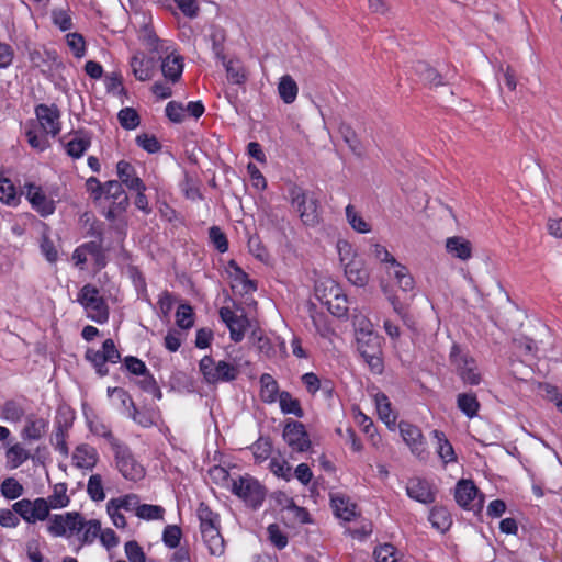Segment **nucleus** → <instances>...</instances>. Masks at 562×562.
I'll return each mask as SVG.
<instances>
[{"label":"nucleus","mask_w":562,"mask_h":562,"mask_svg":"<svg viewBox=\"0 0 562 562\" xmlns=\"http://www.w3.org/2000/svg\"><path fill=\"white\" fill-rule=\"evenodd\" d=\"M449 364L452 372L464 385L476 386L483 381V374L476 359L467 348L453 344L449 351Z\"/></svg>","instance_id":"nucleus-1"},{"label":"nucleus","mask_w":562,"mask_h":562,"mask_svg":"<svg viewBox=\"0 0 562 562\" xmlns=\"http://www.w3.org/2000/svg\"><path fill=\"white\" fill-rule=\"evenodd\" d=\"M196 515L204 543L212 555H222L225 551L224 539L220 531V516L207 504H199Z\"/></svg>","instance_id":"nucleus-2"},{"label":"nucleus","mask_w":562,"mask_h":562,"mask_svg":"<svg viewBox=\"0 0 562 562\" xmlns=\"http://www.w3.org/2000/svg\"><path fill=\"white\" fill-rule=\"evenodd\" d=\"M289 198L303 225L315 227L321 223L319 202L316 198L296 184L289 188Z\"/></svg>","instance_id":"nucleus-3"},{"label":"nucleus","mask_w":562,"mask_h":562,"mask_svg":"<svg viewBox=\"0 0 562 562\" xmlns=\"http://www.w3.org/2000/svg\"><path fill=\"white\" fill-rule=\"evenodd\" d=\"M357 348L371 372L381 374L384 369L381 337L371 329L361 328L357 334Z\"/></svg>","instance_id":"nucleus-4"},{"label":"nucleus","mask_w":562,"mask_h":562,"mask_svg":"<svg viewBox=\"0 0 562 562\" xmlns=\"http://www.w3.org/2000/svg\"><path fill=\"white\" fill-rule=\"evenodd\" d=\"M231 491L252 509H258L267 495L265 486L249 474L232 479Z\"/></svg>","instance_id":"nucleus-5"},{"label":"nucleus","mask_w":562,"mask_h":562,"mask_svg":"<svg viewBox=\"0 0 562 562\" xmlns=\"http://www.w3.org/2000/svg\"><path fill=\"white\" fill-rule=\"evenodd\" d=\"M87 314V317L98 324H104L109 319V307L99 290L92 284H86L77 295Z\"/></svg>","instance_id":"nucleus-6"},{"label":"nucleus","mask_w":562,"mask_h":562,"mask_svg":"<svg viewBox=\"0 0 562 562\" xmlns=\"http://www.w3.org/2000/svg\"><path fill=\"white\" fill-rule=\"evenodd\" d=\"M201 373L209 384L232 382L237 379L239 369L237 366L224 360L215 361L210 356H204L199 363Z\"/></svg>","instance_id":"nucleus-7"},{"label":"nucleus","mask_w":562,"mask_h":562,"mask_svg":"<svg viewBox=\"0 0 562 562\" xmlns=\"http://www.w3.org/2000/svg\"><path fill=\"white\" fill-rule=\"evenodd\" d=\"M112 450L116 468L126 480L137 482L145 476V469L135 460L127 446L119 443Z\"/></svg>","instance_id":"nucleus-8"},{"label":"nucleus","mask_w":562,"mask_h":562,"mask_svg":"<svg viewBox=\"0 0 562 562\" xmlns=\"http://www.w3.org/2000/svg\"><path fill=\"white\" fill-rule=\"evenodd\" d=\"M82 516L76 512L54 515L49 518L48 531L55 537H71L80 535Z\"/></svg>","instance_id":"nucleus-9"},{"label":"nucleus","mask_w":562,"mask_h":562,"mask_svg":"<svg viewBox=\"0 0 562 562\" xmlns=\"http://www.w3.org/2000/svg\"><path fill=\"white\" fill-rule=\"evenodd\" d=\"M13 510L25 521L33 524L37 520H45L49 515V505L45 498L31 501L23 498L12 506Z\"/></svg>","instance_id":"nucleus-10"},{"label":"nucleus","mask_w":562,"mask_h":562,"mask_svg":"<svg viewBox=\"0 0 562 562\" xmlns=\"http://www.w3.org/2000/svg\"><path fill=\"white\" fill-rule=\"evenodd\" d=\"M398 427L401 436L409 447L411 452L419 460H426L428 451L422 430L417 426L405 422L400 423Z\"/></svg>","instance_id":"nucleus-11"},{"label":"nucleus","mask_w":562,"mask_h":562,"mask_svg":"<svg viewBox=\"0 0 562 562\" xmlns=\"http://www.w3.org/2000/svg\"><path fill=\"white\" fill-rule=\"evenodd\" d=\"M283 439L292 451L305 452L311 448V440L304 425L296 420H289L285 424Z\"/></svg>","instance_id":"nucleus-12"},{"label":"nucleus","mask_w":562,"mask_h":562,"mask_svg":"<svg viewBox=\"0 0 562 562\" xmlns=\"http://www.w3.org/2000/svg\"><path fill=\"white\" fill-rule=\"evenodd\" d=\"M454 498L461 507L467 509L481 510L483 507V497L479 495L477 487L470 480L458 482Z\"/></svg>","instance_id":"nucleus-13"},{"label":"nucleus","mask_w":562,"mask_h":562,"mask_svg":"<svg viewBox=\"0 0 562 562\" xmlns=\"http://www.w3.org/2000/svg\"><path fill=\"white\" fill-rule=\"evenodd\" d=\"M35 115L41 128L47 135L57 136L61 130L60 112L55 104H38L35 108Z\"/></svg>","instance_id":"nucleus-14"},{"label":"nucleus","mask_w":562,"mask_h":562,"mask_svg":"<svg viewBox=\"0 0 562 562\" xmlns=\"http://www.w3.org/2000/svg\"><path fill=\"white\" fill-rule=\"evenodd\" d=\"M158 59L161 60L160 68L165 79L171 83L179 81L183 72L184 64L183 58L175 54L173 46L159 54Z\"/></svg>","instance_id":"nucleus-15"},{"label":"nucleus","mask_w":562,"mask_h":562,"mask_svg":"<svg viewBox=\"0 0 562 562\" xmlns=\"http://www.w3.org/2000/svg\"><path fill=\"white\" fill-rule=\"evenodd\" d=\"M220 317L228 327L231 339L235 342L241 341L248 327L247 317L245 315H237L226 306L220 310Z\"/></svg>","instance_id":"nucleus-16"},{"label":"nucleus","mask_w":562,"mask_h":562,"mask_svg":"<svg viewBox=\"0 0 562 562\" xmlns=\"http://www.w3.org/2000/svg\"><path fill=\"white\" fill-rule=\"evenodd\" d=\"M24 189H25V195H26L27 200L30 201V203L32 204L34 210H36L43 216L54 213V211H55L54 202L52 200H49L44 194L41 187H38L34 183H26L24 186Z\"/></svg>","instance_id":"nucleus-17"},{"label":"nucleus","mask_w":562,"mask_h":562,"mask_svg":"<svg viewBox=\"0 0 562 562\" xmlns=\"http://www.w3.org/2000/svg\"><path fill=\"white\" fill-rule=\"evenodd\" d=\"M132 72L139 81L150 80L156 71L155 57L146 56L144 53H136L130 61Z\"/></svg>","instance_id":"nucleus-18"},{"label":"nucleus","mask_w":562,"mask_h":562,"mask_svg":"<svg viewBox=\"0 0 562 562\" xmlns=\"http://www.w3.org/2000/svg\"><path fill=\"white\" fill-rule=\"evenodd\" d=\"M406 494L412 499L422 504H430L435 501V493L430 483L420 477L409 479L406 485Z\"/></svg>","instance_id":"nucleus-19"},{"label":"nucleus","mask_w":562,"mask_h":562,"mask_svg":"<svg viewBox=\"0 0 562 562\" xmlns=\"http://www.w3.org/2000/svg\"><path fill=\"white\" fill-rule=\"evenodd\" d=\"M99 460L98 451L88 443L78 445L72 453L74 464L79 469L92 470Z\"/></svg>","instance_id":"nucleus-20"},{"label":"nucleus","mask_w":562,"mask_h":562,"mask_svg":"<svg viewBox=\"0 0 562 562\" xmlns=\"http://www.w3.org/2000/svg\"><path fill=\"white\" fill-rule=\"evenodd\" d=\"M120 183L125 184L130 190H146L145 183L136 175L135 168L125 160H120L116 165Z\"/></svg>","instance_id":"nucleus-21"},{"label":"nucleus","mask_w":562,"mask_h":562,"mask_svg":"<svg viewBox=\"0 0 562 562\" xmlns=\"http://www.w3.org/2000/svg\"><path fill=\"white\" fill-rule=\"evenodd\" d=\"M229 267L233 268L231 278L234 291L240 294H250L257 290L256 282L249 279L248 274L234 260L229 261Z\"/></svg>","instance_id":"nucleus-22"},{"label":"nucleus","mask_w":562,"mask_h":562,"mask_svg":"<svg viewBox=\"0 0 562 562\" xmlns=\"http://www.w3.org/2000/svg\"><path fill=\"white\" fill-rule=\"evenodd\" d=\"M345 274L350 283L364 286L369 281V271L361 258L350 259L345 263Z\"/></svg>","instance_id":"nucleus-23"},{"label":"nucleus","mask_w":562,"mask_h":562,"mask_svg":"<svg viewBox=\"0 0 562 562\" xmlns=\"http://www.w3.org/2000/svg\"><path fill=\"white\" fill-rule=\"evenodd\" d=\"M49 422L43 417L29 416L22 430V438L36 441L42 439L48 430Z\"/></svg>","instance_id":"nucleus-24"},{"label":"nucleus","mask_w":562,"mask_h":562,"mask_svg":"<svg viewBox=\"0 0 562 562\" xmlns=\"http://www.w3.org/2000/svg\"><path fill=\"white\" fill-rule=\"evenodd\" d=\"M214 50L216 56L223 60L228 81L234 85H244L245 81L247 80V75L244 66L238 60L225 61L224 55H222L221 50L218 49V46L215 43Z\"/></svg>","instance_id":"nucleus-25"},{"label":"nucleus","mask_w":562,"mask_h":562,"mask_svg":"<svg viewBox=\"0 0 562 562\" xmlns=\"http://www.w3.org/2000/svg\"><path fill=\"white\" fill-rule=\"evenodd\" d=\"M446 249L452 257L463 261L472 256V244L462 236L447 238Z\"/></svg>","instance_id":"nucleus-26"},{"label":"nucleus","mask_w":562,"mask_h":562,"mask_svg":"<svg viewBox=\"0 0 562 562\" xmlns=\"http://www.w3.org/2000/svg\"><path fill=\"white\" fill-rule=\"evenodd\" d=\"M104 198L111 200L119 211H125L128 206V196L124 191L122 183L116 180L105 182Z\"/></svg>","instance_id":"nucleus-27"},{"label":"nucleus","mask_w":562,"mask_h":562,"mask_svg":"<svg viewBox=\"0 0 562 562\" xmlns=\"http://www.w3.org/2000/svg\"><path fill=\"white\" fill-rule=\"evenodd\" d=\"M331 507L334 509V514L345 520L350 521L356 517V505L350 503L348 498H346L341 494H333L330 496Z\"/></svg>","instance_id":"nucleus-28"},{"label":"nucleus","mask_w":562,"mask_h":562,"mask_svg":"<svg viewBox=\"0 0 562 562\" xmlns=\"http://www.w3.org/2000/svg\"><path fill=\"white\" fill-rule=\"evenodd\" d=\"M259 394L261 401L268 404L274 403L279 398V384L271 374L263 373L260 376Z\"/></svg>","instance_id":"nucleus-29"},{"label":"nucleus","mask_w":562,"mask_h":562,"mask_svg":"<svg viewBox=\"0 0 562 562\" xmlns=\"http://www.w3.org/2000/svg\"><path fill=\"white\" fill-rule=\"evenodd\" d=\"M434 438L437 439V453L445 464L457 461V456L452 445L447 439L446 435L435 429L432 431Z\"/></svg>","instance_id":"nucleus-30"},{"label":"nucleus","mask_w":562,"mask_h":562,"mask_svg":"<svg viewBox=\"0 0 562 562\" xmlns=\"http://www.w3.org/2000/svg\"><path fill=\"white\" fill-rule=\"evenodd\" d=\"M458 408L468 417L473 418L480 409V402L474 393H460L457 396Z\"/></svg>","instance_id":"nucleus-31"},{"label":"nucleus","mask_w":562,"mask_h":562,"mask_svg":"<svg viewBox=\"0 0 562 562\" xmlns=\"http://www.w3.org/2000/svg\"><path fill=\"white\" fill-rule=\"evenodd\" d=\"M70 425L71 424L68 423V420L61 423V420L57 417L55 430L52 436V442L55 446V449L58 450L63 456H68L69 453V448L66 442V435Z\"/></svg>","instance_id":"nucleus-32"},{"label":"nucleus","mask_w":562,"mask_h":562,"mask_svg":"<svg viewBox=\"0 0 562 562\" xmlns=\"http://www.w3.org/2000/svg\"><path fill=\"white\" fill-rule=\"evenodd\" d=\"M429 521L434 528L445 532L450 528L452 518L449 510L446 507L440 506L431 509L429 514Z\"/></svg>","instance_id":"nucleus-33"},{"label":"nucleus","mask_w":562,"mask_h":562,"mask_svg":"<svg viewBox=\"0 0 562 562\" xmlns=\"http://www.w3.org/2000/svg\"><path fill=\"white\" fill-rule=\"evenodd\" d=\"M280 409L283 414H292L296 417H303V409L297 398H294L289 392L283 391L279 394Z\"/></svg>","instance_id":"nucleus-34"},{"label":"nucleus","mask_w":562,"mask_h":562,"mask_svg":"<svg viewBox=\"0 0 562 562\" xmlns=\"http://www.w3.org/2000/svg\"><path fill=\"white\" fill-rule=\"evenodd\" d=\"M278 91L284 103H292L297 95V85L289 75L281 77Z\"/></svg>","instance_id":"nucleus-35"},{"label":"nucleus","mask_w":562,"mask_h":562,"mask_svg":"<svg viewBox=\"0 0 562 562\" xmlns=\"http://www.w3.org/2000/svg\"><path fill=\"white\" fill-rule=\"evenodd\" d=\"M415 71L426 83L435 87L443 83L442 76L425 61H418L415 65Z\"/></svg>","instance_id":"nucleus-36"},{"label":"nucleus","mask_w":562,"mask_h":562,"mask_svg":"<svg viewBox=\"0 0 562 562\" xmlns=\"http://www.w3.org/2000/svg\"><path fill=\"white\" fill-rule=\"evenodd\" d=\"M7 463L10 469H16L22 465L29 458V451L21 445L14 443L7 450Z\"/></svg>","instance_id":"nucleus-37"},{"label":"nucleus","mask_w":562,"mask_h":562,"mask_svg":"<svg viewBox=\"0 0 562 562\" xmlns=\"http://www.w3.org/2000/svg\"><path fill=\"white\" fill-rule=\"evenodd\" d=\"M90 144L91 142L89 137L76 135L72 139L66 143L65 149L70 157L78 159L82 157L85 151L90 147Z\"/></svg>","instance_id":"nucleus-38"},{"label":"nucleus","mask_w":562,"mask_h":562,"mask_svg":"<svg viewBox=\"0 0 562 562\" xmlns=\"http://www.w3.org/2000/svg\"><path fill=\"white\" fill-rule=\"evenodd\" d=\"M139 506V497L136 494H127L121 497L112 498L108 503L109 508H119L124 509L126 512H135L137 513V507Z\"/></svg>","instance_id":"nucleus-39"},{"label":"nucleus","mask_w":562,"mask_h":562,"mask_svg":"<svg viewBox=\"0 0 562 562\" xmlns=\"http://www.w3.org/2000/svg\"><path fill=\"white\" fill-rule=\"evenodd\" d=\"M49 508H63L66 507L70 499L67 495V485L65 483H58L54 486L53 494L46 499Z\"/></svg>","instance_id":"nucleus-40"},{"label":"nucleus","mask_w":562,"mask_h":562,"mask_svg":"<svg viewBox=\"0 0 562 562\" xmlns=\"http://www.w3.org/2000/svg\"><path fill=\"white\" fill-rule=\"evenodd\" d=\"M326 304L328 306V311L337 317H344L348 313V299L345 294L340 293L338 288L336 289L334 299L327 300Z\"/></svg>","instance_id":"nucleus-41"},{"label":"nucleus","mask_w":562,"mask_h":562,"mask_svg":"<svg viewBox=\"0 0 562 562\" xmlns=\"http://www.w3.org/2000/svg\"><path fill=\"white\" fill-rule=\"evenodd\" d=\"M346 217L349 225L358 233L364 234L371 231V226L363 217L356 211L355 206L348 204L346 206Z\"/></svg>","instance_id":"nucleus-42"},{"label":"nucleus","mask_w":562,"mask_h":562,"mask_svg":"<svg viewBox=\"0 0 562 562\" xmlns=\"http://www.w3.org/2000/svg\"><path fill=\"white\" fill-rule=\"evenodd\" d=\"M86 359L93 366L98 375L105 376L109 374V368L106 367V360L101 350L89 348L85 355Z\"/></svg>","instance_id":"nucleus-43"},{"label":"nucleus","mask_w":562,"mask_h":562,"mask_svg":"<svg viewBox=\"0 0 562 562\" xmlns=\"http://www.w3.org/2000/svg\"><path fill=\"white\" fill-rule=\"evenodd\" d=\"M375 405H376V411H378L380 418L385 424L389 425V424L395 422V416L392 414V409H391V403L389 401V397L385 394L378 393L375 395Z\"/></svg>","instance_id":"nucleus-44"},{"label":"nucleus","mask_w":562,"mask_h":562,"mask_svg":"<svg viewBox=\"0 0 562 562\" xmlns=\"http://www.w3.org/2000/svg\"><path fill=\"white\" fill-rule=\"evenodd\" d=\"M89 428H90V431L95 435V436H100L104 439H106V441L110 443L111 448L113 449L115 446H117L119 443H121L115 437L114 435L112 434L111 429L109 426H106L104 423H102L101 420H91L89 423Z\"/></svg>","instance_id":"nucleus-45"},{"label":"nucleus","mask_w":562,"mask_h":562,"mask_svg":"<svg viewBox=\"0 0 562 562\" xmlns=\"http://www.w3.org/2000/svg\"><path fill=\"white\" fill-rule=\"evenodd\" d=\"M121 126L125 130H135L140 122L139 115L133 108H124L117 114Z\"/></svg>","instance_id":"nucleus-46"},{"label":"nucleus","mask_w":562,"mask_h":562,"mask_svg":"<svg viewBox=\"0 0 562 562\" xmlns=\"http://www.w3.org/2000/svg\"><path fill=\"white\" fill-rule=\"evenodd\" d=\"M100 531H101V525L98 520L91 519V520L86 521L82 518L81 532L78 536L82 542L90 543L98 537Z\"/></svg>","instance_id":"nucleus-47"},{"label":"nucleus","mask_w":562,"mask_h":562,"mask_svg":"<svg viewBox=\"0 0 562 562\" xmlns=\"http://www.w3.org/2000/svg\"><path fill=\"white\" fill-rule=\"evenodd\" d=\"M165 509L159 505L139 504L136 516L145 520L162 519Z\"/></svg>","instance_id":"nucleus-48"},{"label":"nucleus","mask_w":562,"mask_h":562,"mask_svg":"<svg viewBox=\"0 0 562 562\" xmlns=\"http://www.w3.org/2000/svg\"><path fill=\"white\" fill-rule=\"evenodd\" d=\"M87 493L90 498L95 502H101L105 498L102 477L100 474H93L90 476L87 485Z\"/></svg>","instance_id":"nucleus-49"},{"label":"nucleus","mask_w":562,"mask_h":562,"mask_svg":"<svg viewBox=\"0 0 562 562\" xmlns=\"http://www.w3.org/2000/svg\"><path fill=\"white\" fill-rule=\"evenodd\" d=\"M1 494L8 499H15L23 494V486L14 477L5 479L0 486Z\"/></svg>","instance_id":"nucleus-50"},{"label":"nucleus","mask_w":562,"mask_h":562,"mask_svg":"<svg viewBox=\"0 0 562 562\" xmlns=\"http://www.w3.org/2000/svg\"><path fill=\"white\" fill-rule=\"evenodd\" d=\"M251 450L254 453V458L256 462H263L266 461L272 451V446L269 439L267 438H259L252 446Z\"/></svg>","instance_id":"nucleus-51"},{"label":"nucleus","mask_w":562,"mask_h":562,"mask_svg":"<svg viewBox=\"0 0 562 562\" xmlns=\"http://www.w3.org/2000/svg\"><path fill=\"white\" fill-rule=\"evenodd\" d=\"M270 471L278 477L290 481L292 477V469L288 461L280 458H272L269 463Z\"/></svg>","instance_id":"nucleus-52"},{"label":"nucleus","mask_w":562,"mask_h":562,"mask_svg":"<svg viewBox=\"0 0 562 562\" xmlns=\"http://www.w3.org/2000/svg\"><path fill=\"white\" fill-rule=\"evenodd\" d=\"M209 238L216 250H218L221 254H224L228 250L227 237L218 226L210 227Z\"/></svg>","instance_id":"nucleus-53"},{"label":"nucleus","mask_w":562,"mask_h":562,"mask_svg":"<svg viewBox=\"0 0 562 562\" xmlns=\"http://www.w3.org/2000/svg\"><path fill=\"white\" fill-rule=\"evenodd\" d=\"M177 325L182 329L193 326V311L190 305L181 304L176 312Z\"/></svg>","instance_id":"nucleus-54"},{"label":"nucleus","mask_w":562,"mask_h":562,"mask_svg":"<svg viewBox=\"0 0 562 562\" xmlns=\"http://www.w3.org/2000/svg\"><path fill=\"white\" fill-rule=\"evenodd\" d=\"M25 135H26L27 143L30 144V146L40 151L45 150L49 146V142L47 139V134H45V133L40 134L37 132V130L30 128L26 131Z\"/></svg>","instance_id":"nucleus-55"},{"label":"nucleus","mask_w":562,"mask_h":562,"mask_svg":"<svg viewBox=\"0 0 562 562\" xmlns=\"http://www.w3.org/2000/svg\"><path fill=\"white\" fill-rule=\"evenodd\" d=\"M136 144L149 154L158 153L161 149V145L154 135L140 134L136 136Z\"/></svg>","instance_id":"nucleus-56"},{"label":"nucleus","mask_w":562,"mask_h":562,"mask_svg":"<svg viewBox=\"0 0 562 562\" xmlns=\"http://www.w3.org/2000/svg\"><path fill=\"white\" fill-rule=\"evenodd\" d=\"M373 555L376 562H397L396 549L391 543L375 548Z\"/></svg>","instance_id":"nucleus-57"},{"label":"nucleus","mask_w":562,"mask_h":562,"mask_svg":"<svg viewBox=\"0 0 562 562\" xmlns=\"http://www.w3.org/2000/svg\"><path fill=\"white\" fill-rule=\"evenodd\" d=\"M143 378L138 381L139 387L147 393H150L156 397L157 400H160L162 397V393L157 385V382L155 378L147 371V373L142 375Z\"/></svg>","instance_id":"nucleus-58"},{"label":"nucleus","mask_w":562,"mask_h":562,"mask_svg":"<svg viewBox=\"0 0 562 562\" xmlns=\"http://www.w3.org/2000/svg\"><path fill=\"white\" fill-rule=\"evenodd\" d=\"M24 415L23 408L15 402L9 401L4 403L2 408V417L9 422H20Z\"/></svg>","instance_id":"nucleus-59"},{"label":"nucleus","mask_w":562,"mask_h":562,"mask_svg":"<svg viewBox=\"0 0 562 562\" xmlns=\"http://www.w3.org/2000/svg\"><path fill=\"white\" fill-rule=\"evenodd\" d=\"M181 539V529L176 525H168L162 533V541L168 548H177Z\"/></svg>","instance_id":"nucleus-60"},{"label":"nucleus","mask_w":562,"mask_h":562,"mask_svg":"<svg viewBox=\"0 0 562 562\" xmlns=\"http://www.w3.org/2000/svg\"><path fill=\"white\" fill-rule=\"evenodd\" d=\"M67 44L72 50V54L77 58H81L86 52V45L83 36L79 33H69L66 36Z\"/></svg>","instance_id":"nucleus-61"},{"label":"nucleus","mask_w":562,"mask_h":562,"mask_svg":"<svg viewBox=\"0 0 562 562\" xmlns=\"http://www.w3.org/2000/svg\"><path fill=\"white\" fill-rule=\"evenodd\" d=\"M123 363L126 370L134 375L140 376L148 371L145 362L134 356L125 357Z\"/></svg>","instance_id":"nucleus-62"},{"label":"nucleus","mask_w":562,"mask_h":562,"mask_svg":"<svg viewBox=\"0 0 562 562\" xmlns=\"http://www.w3.org/2000/svg\"><path fill=\"white\" fill-rule=\"evenodd\" d=\"M167 117L173 122V123H181L186 115H184V106L176 101H170L165 109Z\"/></svg>","instance_id":"nucleus-63"},{"label":"nucleus","mask_w":562,"mask_h":562,"mask_svg":"<svg viewBox=\"0 0 562 562\" xmlns=\"http://www.w3.org/2000/svg\"><path fill=\"white\" fill-rule=\"evenodd\" d=\"M124 549L131 562H145L146 559L143 548L136 541H127Z\"/></svg>","instance_id":"nucleus-64"}]
</instances>
